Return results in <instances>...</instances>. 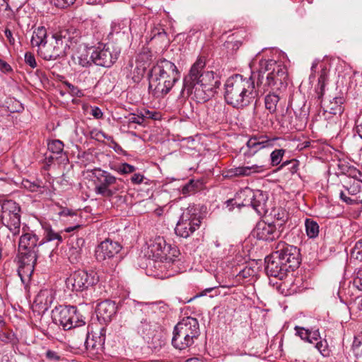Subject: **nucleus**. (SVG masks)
I'll return each mask as SVG.
<instances>
[{
  "instance_id": "f3484780",
  "label": "nucleus",
  "mask_w": 362,
  "mask_h": 362,
  "mask_svg": "<svg viewBox=\"0 0 362 362\" xmlns=\"http://www.w3.org/2000/svg\"><path fill=\"white\" fill-rule=\"evenodd\" d=\"M122 245L116 241L107 238L102 241L95 250V256L100 262H108L121 251Z\"/></svg>"
},
{
  "instance_id": "393cba45",
  "label": "nucleus",
  "mask_w": 362,
  "mask_h": 362,
  "mask_svg": "<svg viewBox=\"0 0 362 362\" xmlns=\"http://www.w3.org/2000/svg\"><path fill=\"white\" fill-rule=\"evenodd\" d=\"M54 300V292L52 289H42L35 298L34 304L40 310H47Z\"/></svg>"
},
{
  "instance_id": "c03bdc74",
  "label": "nucleus",
  "mask_w": 362,
  "mask_h": 362,
  "mask_svg": "<svg viewBox=\"0 0 362 362\" xmlns=\"http://www.w3.org/2000/svg\"><path fill=\"white\" fill-rule=\"evenodd\" d=\"M320 339V334L319 329H311L308 334V338L304 341L310 344H315L316 341Z\"/></svg>"
},
{
  "instance_id": "5fc2aeb1",
  "label": "nucleus",
  "mask_w": 362,
  "mask_h": 362,
  "mask_svg": "<svg viewBox=\"0 0 362 362\" xmlns=\"http://www.w3.org/2000/svg\"><path fill=\"white\" fill-rule=\"evenodd\" d=\"M144 122V117H140L139 115H136L134 114L130 115L128 119V122L129 124H142Z\"/></svg>"
},
{
  "instance_id": "9b49d317",
  "label": "nucleus",
  "mask_w": 362,
  "mask_h": 362,
  "mask_svg": "<svg viewBox=\"0 0 362 362\" xmlns=\"http://www.w3.org/2000/svg\"><path fill=\"white\" fill-rule=\"evenodd\" d=\"M202 216L200 208L195 204H190L181 214L175 228L177 235L187 238L189 237L201 224Z\"/></svg>"
},
{
  "instance_id": "6e6d98bb",
  "label": "nucleus",
  "mask_w": 362,
  "mask_h": 362,
  "mask_svg": "<svg viewBox=\"0 0 362 362\" xmlns=\"http://www.w3.org/2000/svg\"><path fill=\"white\" fill-rule=\"evenodd\" d=\"M90 115L95 119H101L103 117V113L98 107H92Z\"/></svg>"
},
{
  "instance_id": "79ce46f5",
  "label": "nucleus",
  "mask_w": 362,
  "mask_h": 362,
  "mask_svg": "<svg viewBox=\"0 0 362 362\" xmlns=\"http://www.w3.org/2000/svg\"><path fill=\"white\" fill-rule=\"evenodd\" d=\"M84 322L83 324V326H80L79 325H78V323L76 325H74L75 326H74V327H72L70 330H71V337H72V339H71V342L76 345V346H80L81 344L84 343V341H80V338H79V336L78 334H76L75 333V330L76 329H81V328H86L85 326H84Z\"/></svg>"
},
{
  "instance_id": "f8f14e48",
  "label": "nucleus",
  "mask_w": 362,
  "mask_h": 362,
  "mask_svg": "<svg viewBox=\"0 0 362 362\" xmlns=\"http://www.w3.org/2000/svg\"><path fill=\"white\" fill-rule=\"evenodd\" d=\"M1 216L0 221L6 226L13 237L20 233L21 228V207L11 199H4L0 197Z\"/></svg>"
},
{
  "instance_id": "4c0bfd02",
  "label": "nucleus",
  "mask_w": 362,
  "mask_h": 362,
  "mask_svg": "<svg viewBox=\"0 0 362 362\" xmlns=\"http://www.w3.org/2000/svg\"><path fill=\"white\" fill-rule=\"evenodd\" d=\"M326 79H327V71H326V69H322L321 71L320 76L318 78V88L317 90L318 99H320L324 94V88H325Z\"/></svg>"
},
{
  "instance_id": "ddd939ff",
  "label": "nucleus",
  "mask_w": 362,
  "mask_h": 362,
  "mask_svg": "<svg viewBox=\"0 0 362 362\" xmlns=\"http://www.w3.org/2000/svg\"><path fill=\"white\" fill-rule=\"evenodd\" d=\"M275 257H277L284 263L290 272L297 269L301 261L300 250L293 245L284 241H279L274 249Z\"/></svg>"
},
{
  "instance_id": "6ab92c4d",
  "label": "nucleus",
  "mask_w": 362,
  "mask_h": 362,
  "mask_svg": "<svg viewBox=\"0 0 362 362\" xmlns=\"http://www.w3.org/2000/svg\"><path fill=\"white\" fill-rule=\"evenodd\" d=\"M281 227V225L277 227L274 222L260 221L257 223L254 232L258 240L274 241L281 237L283 233Z\"/></svg>"
},
{
  "instance_id": "412c9836",
  "label": "nucleus",
  "mask_w": 362,
  "mask_h": 362,
  "mask_svg": "<svg viewBox=\"0 0 362 362\" xmlns=\"http://www.w3.org/2000/svg\"><path fill=\"white\" fill-rule=\"evenodd\" d=\"M265 270L267 275L283 279L289 272L287 267H284V263L281 259L275 257V252L267 257L265 259Z\"/></svg>"
},
{
  "instance_id": "8fccbe9b",
  "label": "nucleus",
  "mask_w": 362,
  "mask_h": 362,
  "mask_svg": "<svg viewBox=\"0 0 362 362\" xmlns=\"http://www.w3.org/2000/svg\"><path fill=\"white\" fill-rule=\"evenodd\" d=\"M195 191V184L193 180L189 181L182 187V193L184 195H188Z\"/></svg>"
},
{
  "instance_id": "338daca9",
  "label": "nucleus",
  "mask_w": 362,
  "mask_h": 362,
  "mask_svg": "<svg viewBox=\"0 0 362 362\" xmlns=\"http://www.w3.org/2000/svg\"><path fill=\"white\" fill-rule=\"evenodd\" d=\"M6 322L2 315H0V329L5 327Z\"/></svg>"
},
{
  "instance_id": "1a4fd4ad",
  "label": "nucleus",
  "mask_w": 362,
  "mask_h": 362,
  "mask_svg": "<svg viewBox=\"0 0 362 362\" xmlns=\"http://www.w3.org/2000/svg\"><path fill=\"white\" fill-rule=\"evenodd\" d=\"M91 173L95 179V192L96 194L110 199L122 189L123 185L121 184V180L117 179L108 171L100 168H94Z\"/></svg>"
},
{
  "instance_id": "2eb2a0df",
  "label": "nucleus",
  "mask_w": 362,
  "mask_h": 362,
  "mask_svg": "<svg viewBox=\"0 0 362 362\" xmlns=\"http://www.w3.org/2000/svg\"><path fill=\"white\" fill-rule=\"evenodd\" d=\"M75 333L79 336L81 341H84L86 350L92 355H100L103 352L105 341L104 329H102L99 333L89 334L88 328L76 329Z\"/></svg>"
},
{
  "instance_id": "de8ad7c7",
  "label": "nucleus",
  "mask_w": 362,
  "mask_h": 362,
  "mask_svg": "<svg viewBox=\"0 0 362 362\" xmlns=\"http://www.w3.org/2000/svg\"><path fill=\"white\" fill-rule=\"evenodd\" d=\"M144 72L145 69L144 68L136 66L133 71V76L132 77L134 82L139 83L141 80Z\"/></svg>"
},
{
  "instance_id": "052dcab7",
  "label": "nucleus",
  "mask_w": 362,
  "mask_h": 362,
  "mask_svg": "<svg viewBox=\"0 0 362 362\" xmlns=\"http://www.w3.org/2000/svg\"><path fill=\"white\" fill-rule=\"evenodd\" d=\"M0 69L6 71L11 69L10 65L1 59H0Z\"/></svg>"
},
{
  "instance_id": "0e129e2a",
  "label": "nucleus",
  "mask_w": 362,
  "mask_h": 362,
  "mask_svg": "<svg viewBox=\"0 0 362 362\" xmlns=\"http://www.w3.org/2000/svg\"><path fill=\"white\" fill-rule=\"evenodd\" d=\"M357 132L360 137L362 139V123L356 127Z\"/></svg>"
},
{
  "instance_id": "7c9ffc66",
  "label": "nucleus",
  "mask_w": 362,
  "mask_h": 362,
  "mask_svg": "<svg viewBox=\"0 0 362 362\" xmlns=\"http://www.w3.org/2000/svg\"><path fill=\"white\" fill-rule=\"evenodd\" d=\"M0 341L6 344L16 345L18 343V339L15 333L5 327L0 329Z\"/></svg>"
},
{
  "instance_id": "39448f33",
  "label": "nucleus",
  "mask_w": 362,
  "mask_h": 362,
  "mask_svg": "<svg viewBox=\"0 0 362 362\" xmlns=\"http://www.w3.org/2000/svg\"><path fill=\"white\" fill-rule=\"evenodd\" d=\"M180 78V72L172 62L160 59L151 68L149 75V93L160 98L167 95Z\"/></svg>"
},
{
  "instance_id": "f03ea898",
  "label": "nucleus",
  "mask_w": 362,
  "mask_h": 362,
  "mask_svg": "<svg viewBox=\"0 0 362 362\" xmlns=\"http://www.w3.org/2000/svg\"><path fill=\"white\" fill-rule=\"evenodd\" d=\"M252 61L253 78H256L257 86L262 89L264 92L269 88L272 90H281L286 88L288 85V73L286 66L281 62L274 59H260L257 66Z\"/></svg>"
},
{
  "instance_id": "13d9d810",
  "label": "nucleus",
  "mask_w": 362,
  "mask_h": 362,
  "mask_svg": "<svg viewBox=\"0 0 362 362\" xmlns=\"http://www.w3.org/2000/svg\"><path fill=\"white\" fill-rule=\"evenodd\" d=\"M4 34H5V36L7 38V40H8V42L11 44V45H13L14 42H15V39L13 38V34H12V32L11 30L6 28L4 31Z\"/></svg>"
},
{
  "instance_id": "a19ab883",
  "label": "nucleus",
  "mask_w": 362,
  "mask_h": 362,
  "mask_svg": "<svg viewBox=\"0 0 362 362\" xmlns=\"http://www.w3.org/2000/svg\"><path fill=\"white\" fill-rule=\"evenodd\" d=\"M115 170L121 175L129 174L134 173L136 170V167L129 163H124L117 165Z\"/></svg>"
},
{
  "instance_id": "9d476101",
  "label": "nucleus",
  "mask_w": 362,
  "mask_h": 362,
  "mask_svg": "<svg viewBox=\"0 0 362 362\" xmlns=\"http://www.w3.org/2000/svg\"><path fill=\"white\" fill-rule=\"evenodd\" d=\"M180 254L176 246L167 244L163 237L160 236H157L150 241L146 252L149 258L161 262L159 264L164 262L168 264L174 262ZM159 267H160L161 265Z\"/></svg>"
},
{
  "instance_id": "aec40b11",
  "label": "nucleus",
  "mask_w": 362,
  "mask_h": 362,
  "mask_svg": "<svg viewBox=\"0 0 362 362\" xmlns=\"http://www.w3.org/2000/svg\"><path fill=\"white\" fill-rule=\"evenodd\" d=\"M91 57L95 65L110 67L117 61L118 53H114L107 45H100L92 51Z\"/></svg>"
},
{
  "instance_id": "72a5a7b5",
  "label": "nucleus",
  "mask_w": 362,
  "mask_h": 362,
  "mask_svg": "<svg viewBox=\"0 0 362 362\" xmlns=\"http://www.w3.org/2000/svg\"><path fill=\"white\" fill-rule=\"evenodd\" d=\"M279 101V96L275 93H269L265 97V107L270 113H274L276 110L277 104Z\"/></svg>"
},
{
  "instance_id": "58836bf2",
  "label": "nucleus",
  "mask_w": 362,
  "mask_h": 362,
  "mask_svg": "<svg viewBox=\"0 0 362 362\" xmlns=\"http://www.w3.org/2000/svg\"><path fill=\"white\" fill-rule=\"evenodd\" d=\"M285 153L284 149H276L271 153V165L272 166L278 165L282 160L283 156Z\"/></svg>"
},
{
  "instance_id": "2f4dec72",
  "label": "nucleus",
  "mask_w": 362,
  "mask_h": 362,
  "mask_svg": "<svg viewBox=\"0 0 362 362\" xmlns=\"http://www.w3.org/2000/svg\"><path fill=\"white\" fill-rule=\"evenodd\" d=\"M258 143L262 144V146L267 148H272L274 146V142L278 140V137H270L265 134H256L250 136Z\"/></svg>"
},
{
  "instance_id": "473e14b6",
  "label": "nucleus",
  "mask_w": 362,
  "mask_h": 362,
  "mask_svg": "<svg viewBox=\"0 0 362 362\" xmlns=\"http://www.w3.org/2000/svg\"><path fill=\"white\" fill-rule=\"evenodd\" d=\"M247 151L244 152L245 157L250 158L253 156L256 153H257L259 151L267 148L265 146H262V144L260 143H258L255 140H254L252 138H250L248 141H247Z\"/></svg>"
},
{
  "instance_id": "e433bc0d",
  "label": "nucleus",
  "mask_w": 362,
  "mask_h": 362,
  "mask_svg": "<svg viewBox=\"0 0 362 362\" xmlns=\"http://www.w3.org/2000/svg\"><path fill=\"white\" fill-rule=\"evenodd\" d=\"M47 146L49 151L56 155L61 154L64 150V143L58 139L49 141Z\"/></svg>"
},
{
  "instance_id": "f704fd0d",
  "label": "nucleus",
  "mask_w": 362,
  "mask_h": 362,
  "mask_svg": "<svg viewBox=\"0 0 362 362\" xmlns=\"http://www.w3.org/2000/svg\"><path fill=\"white\" fill-rule=\"evenodd\" d=\"M307 235L310 238H316L319 234V226L316 221L307 218L305 222Z\"/></svg>"
},
{
  "instance_id": "bb28decb",
  "label": "nucleus",
  "mask_w": 362,
  "mask_h": 362,
  "mask_svg": "<svg viewBox=\"0 0 362 362\" xmlns=\"http://www.w3.org/2000/svg\"><path fill=\"white\" fill-rule=\"evenodd\" d=\"M47 30L43 26H40L35 28L31 37V45L33 47H37V50H40V47L47 42Z\"/></svg>"
},
{
  "instance_id": "4d7b16f0",
  "label": "nucleus",
  "mask_w": 362,
  "mask_h": 362,
  "mask_svg": "<svg viewBox=\"0 0 362 362\" xmlns=\"http://www.w3.org/2000/svg\"><path fill=\"white\" fill-rule=\"evenodd\" d=\"M59 215L61 216H73L76 215V212L73 211L72 210H70L69 209H63L59 213Z\"/></svg>"
},
{
  "instance_id": "a878e982",
  "label": "nucleus",
  "mask_w": 362,
  "mask_h": 362,
  "mask_svg": "<svg viewBox=\"0 0 362 362\" xmlns=\"http://www.w3.org/2000/svg\"><path fill=\"white\" fill-rule=\"evenodd\" d=\"M116 304L111 300H105L97 306L98 316L104 321H110L116 313Z\"/></svg>"
},
{
  "instance_id": "cd10ccee",
  "label": "nucleus",
  "mask_w": 362,
  "mask_h": 362,
  "mask_svg": "<svg viewBox=\"0 0 362 362\" xmlns=\"http://www.w3.org/2000/svg\"><path fill=\"white\" fill-rule=\"evenodd\" d=\"M81 49V52H78L72 56L73 59L81 65L83 67H87L91 64L92 57L91 53H90V49H87L85 47H80Z\"/></svg>"
},
{
  "instance_id": "4be33fe9",
  "label": "nucleus",
  "mask_w": 362,
  "mask_h": 362,
  "mask_svg": "<svg viewBox=\"0 0 362 362\" xmlns=\"http://www.w3.org/2000/svg\"><path fill=\"white\" fill-rule=\"evenodd\" d=\"M266 170L264 165L254 164L247 166H239L228 169L226 173V177H247L254 173H261Z\"/></svg>"
},
{
  "instance_id": "b1692460",
  "label": "nucleus",
  "mask_w": 362,
  "mask_h": 362,
  "mask_svg": "<svg viewBox=\"0 0 362 362\" xmlns=\"http://www.w3.org/2000/svg\"><path fill=\"white\" fill-rule=\"evenodd\" d=\"M85 243V240L82 238L72 236L69 242V250L67 255L69 261L74 264L78 262L81 259L82 247Z\"/></svg>"
},
{
  "instance_id": "4468645a",
  "label": "nucleus",
  "mask_w": 362,
  "mask_h": 362,
  "mask_svg": "<svg viewBox=\"0 0 362 362\" xmlns=\"http://www.w3.org/2000/svg\"><path fill=\"white\" fill-rule=\"evenodd\" d=\"M98 281V276L93 272L77 270L70 274L66 280V288L72 291L80 292L92 287Z\"/></svg>"
},
{
  "instance_id": "603ef678",
  "label": "nucleus",
  "mask_w": 362,
  "mask_h": 362,
  "mask_svg": "<svg viewBox=\"0 0 362 362\" xmlns=\"http://www.w3.org/2000/svg\"><path fill=\"white\" fill-rule=\"evenodd\" d=\"M25 62L29 65L32 69H34L37 66L36 60L35 56L30 52H27L25 54Z\"/></svg>"
},
{
  "instance_id": "774afa93",
  "label": "nucleus",
  "mask_w": 362,
  "mask_h": 362,
  "mask_svg": "<svg viewBox=\"0 0 362 362\" xmlns=\"http://www.w3.org/2000/svg\"><path fill=\"white\" fill-rule=\"evenodd\" d=\"M185 362H200V360L197 358H192L186 360Z\"/></svg>"
},
{
  "instance_id": "bf43d9fd",
  "label": "nucleus",
  "mask_w": 362,
  "mask_h": 362,
  "mask_svg": "<svg viewBox=\"0 0 362 362\" xmlns=\"http://www.w3.org/2000/svg\"><path fill=\"white\" fill-rule=\"evenodd\" d=\"M353 344L356 347H358L359 346H361L362 344V333L358 334L357 336H356L354 337Z\"/></svg>"
},
{
  "instance_id": "6e6552de",
  "label": "nucleus",
  "mask_w": 362,
  "mask_h": 362,
  "mask_svg": "<svg viewBox=\"0 0 362 362\" xmlns=\"http://www.w3.org/2000/svg\"><path fill=\"white\" fill-rule=\"evenodd\" d=\"M267 199L268 196L266 192L245 187L239 191L234 199L227 200L226 204L228 206H230V203H235L238 208L252 206L258 215L262 216L267 212Z\"/></svg>"
},
{
  "instance_id": "20e7f679",
  "label": "nucleus",
  "mask_w": 362,
  "mask_h": 362,
  "mask_svg": "<svg viewBox=\"0 0 362 362\" xmlns=\"http://www.w3.org/2000/svg\"><path fill=\"white\" fill-rule=\"evenodd\" d=\"M42 245L41 238L35 230L23 227L22 234L18 245L17 259L18 262V274L22 281L29 278L33 273L35 265L39 257V247Z\"/></svg>"
},
{
  "instance_id": "e2e57ef3",
  "label": "nucleus",
  "mask_w": 362,
  "mask_h": 362,
  "mask_svg": "<svg viewBox=\"0 0 362 362\" xmlns=\"http://www.w3.org/2000/svg\"><path fill=\"white\" fill-rule=\"evenodd\" d=\"M84 1L88 4L94 5L100 1V0H84Z\"/></svg>"
},
{
  "instance_id": "49530a36",
  "label": "nucleus",
  "mask_w": 362,
  "mask_h": 362,
  "mask_svg": "<svg viewBox=\"0 0 362 362\" xmlns=\"http://www.w3.org/2000/svg\"><path fill=\"white\" fill-rule=\"evenodd\" d=\"M131 182L133 185H140L144 182L146 185L148 184V180L146 179L144 175L141 173H134L130 178Z\"/></svg>"
},
{
  "instance_id": "3c124183",
  "label": "nucleus",
  "mask_w": 362,
  "mask_h": 362,
  "mask_svg": "<svg viewBox=\"0 0 362 362\" xmlns=\"http://www.w3.org/2000/svg\"><path fill=\"white\" fill-rule=\"evenodd\" d=\"M353 285L359 291H362V268L358 269L353 280Z\"/></svg>"
},
{
  "instance_id": "c756f323",
  "label": "nucleus",
  "mask_w": 362,
  "mask_h": 362,
  "mask_svg": "<svg viewBox=\"0 0 362 362\" xmlns=\"http://www.w3.org/2000/svg\"><path fill=\"white\" fill-rule=\"evenodd\" d=\"M271 215L274 218V223L279 227L281 226V230H284V225L288 219V212L283 208L274 209Z\"/></svg>"
},
{
  "instance_id": "680f3d73",
  "label": "nucleus",
  "mask_w": 362,
  "mask_h": 362,
  "mask_svg": "<svg viewBox=\"0 0 362 362\" xmlns=\"http://www.w3.org/2000/svg\"><path fill=\"white\" fill-rule=\"evenodd\" d=\"M67 87L69 88V90L74 94L77 95H78V92H79L78 89L77 87L74 86V85H72L71 83H69V82H66L65 83Z\"/></svg>"
},
{
  "instance_id": "f257e3e1",
  "label": "nucleus",
  "mask_w": 362,
  "mask_h": 362,
  "mask_svg": "<svg viewBox=\"0 0 362 362\" xmlns=\"http://www.w3.org/2000/svg\"><path fill=\"white\" fill-rule=\"evenodd\" d=\"M205 61L200 58L192 66L189 74L183 79L182 96L188 97L194 93L199 103L209 99L217 81H215V73L205 70Z\"/></svg>"
},
{
  "instance_id": "0eeeda50",
  "label": "nucleus",
  "mask_w": 362,
  "mask_h": 362,
  "mask_svg": "<svg viewBox=\"0 0 362 362\" xmlns=\"http://www.w3.org/2000/svg\"><path fill=\"white\" fill-rule=\"evenodd\" d=\"M200 335L199 324L197 318H182L174 327L173 346L179 350L191 347Z\"/></svg>"
},
{
  "instance_id": "a211bd4d",
  "label": "nucleus",
  "mask_w": 362,
  "mask_h": 362,
  "mask_svg": "<svg viewBox=\"0 0 362 362\" xmlns=\"http://www.w3.org/2000/svg\"><path fill=\"white\" fill-rule=\"evenodd\" d=\"M362 180L356 177L355 174L353 177L348 178L343 184L344 190H341L339 193L340 199L349 205L362 204V200L357 197L352 199L348 196H355L361 192Z\"/></svg>"
},
{
  "instance_id": "864d4df0",
  "label": "nucleus",
  "mask_w": 362,
  "mask_h": 362,
  "mask_svg": "<svg viewBox=\"0 0 362 362\" xmlns=\"http://www.w3.org/2000/svg\"><path fill=\"white\" fill-rule=\"evenodd\" d=\"M295 330L296 331V335H298L302 340L304 341L305 339L308 338V334L311 329H305L304 327H301L299 326H296Z\"/></svg>"
},
{
  "instance_id": "dca6fc26",
  "label": "nucleus",
  "mask_w": 362,
  "mask_h": 362,
  "mask_svg": "<svg viewBox=\"0 0 362 362\" xmlns=\"http://www.w3.org/2000/svg\"><path fill=\"white\" fill-rule=\"evenodd\" d=\"M52 316L55 323L62 326L64 330L71 329L75 324L79 322L76 306L62 305L57 306L52 310Z\"/></svg>"
},
{
  "instance_id": "37998d69",
  "label": "nucleus",
  "mask_w": 362,
  "mask_h": 362,
  "mask_svg": "<svg viewBox=\"0 0 362 362\" xmlns=\"http://www.w3.org/2000/svg\"><path fill=\"white\" fill-rule=\"evenodd\" d=\"M47 360L52 362L64 361V358L58 352L53 350H47L45 354Z\"/></svg>"
},
{
  "instance_id": "c9c22d12",
  "label": "nucleus",
  "mask_w": 362,
  "mask_h": 362,
  "mask_svg": "<svg viewBox=\"0 0 362 362\" xmlns=\"http://www.w3.org/2000/svg\"><path fill=\"white\" fill-rule=\"evenodd\" d=\"M315 348L323 356H329L330 354V350L329 349L328 343L325 339H322L315 341Z\"/></svg>"
},
{
  "instance_id": "a18cd8bd",
  "label": "nucleus",
  "mask_w": 362,
  "mask_h": 362,
  "mask_svg": "<svg viewBox=\"0 0 362 362\" xmlns=\"http://www.w3.org/2000/svg\"><path fill=\"white\" fill-rule=\"evenodd\" d=\"M76 0H51V2L57 8H66L75 3Z\"/></svg>"
},
{
  "instance_id": "c85d7f7f",
  "label": "nucleus",
  "mask_w": 362,
  "mask_h": 362,
  "mask_svg": "<svg viewBox=\"0 0 362 362\" xmlns=\"http://www.w3.org/2000/svg\"><path fill=\"white\" fill-rule=\"evenodd\" d=\"M344 98L343 97H334L332 100H329L326 105L325 111L332 115H340L344 110Z\"/></svg>"
},
{
  "instance_id": "7ed1b4c3",
  "label": "nucleus",
  "mask_w": 362,
  "mask_h": 362,
  "mask_svg": "<svg viewBox=\"0 0 362 362\" xmlns=\"http://www.w3.org/2000/svg\"><path fill=\"white\" fill-rule=\"evenodd\" d=\"M224 98L226 102L236 109H243L250 105L257 96L258 88L253 71L249 78L240 74L229 77L225 83Z\"/></svg>"
},
{
  "instance_id": "ea45409f",
  "label": "nucleus",
  "mask_w": 362,
  "mask_h": 362,
  "mask_svg": "<svg viewBox=\"0 0 362 362\" xmlns=\"http://www.w3.org/2000/svg\"><path fill=\"white\" fill-rule=\"evenodd\" d=\"M351 258L362 262V239L355 244L351 252Z\"/></svg>"
},
{
  "instance_id": "5701e85b",
  "label": "nucleus",
  "mask_w": 362,
  "mask_h": 362,
  "mask_svg": "<svg viewBox=\"0 0 362 362\" xmlns=\"http://www.w3.org/2000/svg\"><path fill=\"white\" fill-rule=\"evenodd\" d=\"M81 227V225L77 224L74 226L67 227L63 231L55 232L50 225H42V228L44 229V236L43 238H41V240H42V245L47 242H51L54 240H57V245H59V243H62L63 242L64 238L62 237V235L63 232L71 233L80 228Z\"/></svg>"
},
{
  "instance_id": "69168bd1",
  "label": "nucleus",
  "mask_w": 362,
  "mask_h": 362,
  "mask_svg": "<svg viewBox=\"0 0 362 362\" xmlns=\"http://www.w3.org/2000/svg\"><path fill=\"white\" fill-rule=\"evenodd\" d=\"M306 119H307V115L304 113L303 115L300 117V126H303V124H305Z\"/></svg>"
},
{
  "instance_id": "09e8293b",
  "label": "nucleus",
  "mask_w": 362,
  "mask_h": 362,
  "mask_svg": "<svg viewBox=\"0 0 362 362\" xmlns=\"http://www.w3.org/2000/svg\"><path fill=\"white\" fill-rule=\"evenodd\" d=\"M287 165H291L290 167V171L291 173H296L297 170H298V160H295V159H293V160H286V161H284L281 165L280 166L279 168H283Z\"/></svg>"
},
{
  "instance_id": "423d86ee",
  "label": "nucleus",
  "mask_w": 362,
  "mask_h": 362,
  "mask_svg": "<svg viewBox=\"0 0 362 362\" xmlns=\"http://www.w3.org/2000/svg\"><path fill=\"white\" fill-rule=\"evenodd\" d=\"M80 35L78 30L72 26L62 28L56 30L49 40L37 50L45 60H56L67 54L77 45Z\"/></svg>"
}]
</instances>
